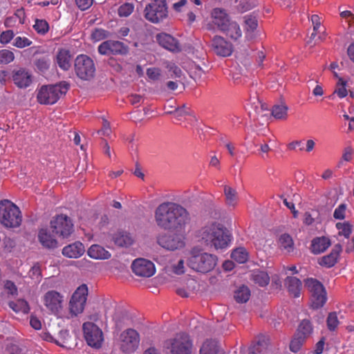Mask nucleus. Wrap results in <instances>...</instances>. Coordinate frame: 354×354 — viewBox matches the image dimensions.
I'll use <instances>...</instances> for the list:
<instances>
[{
  "label": "nucleus",
  "instance_id": "52",
  "mask_svg": "<svg viewBox=\"0 0 354 354\" xmlns=\"http://www.w3.org/2000/svg\"><path fill=\"white\" fill-rule=\"evenodd\" d=\"M245 23L247 32H253L257 27V20L254 17L245 16Z\"/></svg>",
  "mask_w": 354,
  "mask_h": 354
},
{
  "label": "nucleus",
  "instance_id": "18",
  "mask_svg": "<svg viewBox=\"0 0 354 354\" xmlns=\"http://www.w3.org/2000/svg\"><path fill=\"white\" fill-rule=\"evenodd\" d=\"M12 78L14 84L20 88L28 87L32 82L31 74L25 68L14 70Z\"/></svg>",
  "mask_w": 354,
  "mask_h": 354
},
{
  "label": "nucleus",
  "instance_id": "40",
  "mask_svg": "<svg viewBox=\"0 0 354 354\" xmlns=\"http://www.w3.org/2000/svg\"><path fill=\"white\" fill-rule=\"evenodd\" d=\"M279 245L281 248L290 252L293 250L294 246L292 237L288 234L281 235L279 238Z\"/></svg>",
  "mask_w": 354,
  "mask_h": 354
},
{
  "label": "nucleus",
  "instance_id": "23",
  "mask_svg": "<svg viewBox=\"0 0 354 354\" xmlns=\"http://www.w3.org/2000/svg\"><path fill=\"white\" fill-rule=\"evenodd\" d=\"M84 252V246L80 241H76L73 243L69 244L65 246L62 250V254L64 256L74 259L81 257Z\"/></svg>",
  "mask_w": 354,
  "mask_h": 354
},
{
  "label": "nucleus",
  "instance_id": "25",
  "mask_svg": "<svg viewBox=\"0 0 354 354\" xmlns=\"http://www.w3.org/2000/svg\"><path fill=\"white\" fill-rule=\"evenodd\" d=\"M268 350L269 339L265 336H261L257 342L248 348V354H268Z\"/></svg>",
  "mask_w": 354,
  "mask_h": 354
},
{
  "label": "nucleus",
  "instance_id": "30",
  "mask_svg": "<svg viewBox=\"0 0 354 354\" xmlns=\"http://www.w3.org/2000/svg\"><path fill=\"white\" fill-rule=\"evenodd\" d=\"M221 31L224 32L227 36L234 40H236L242 35V32L239 24L235 21H230L225 28Z\"/></svg>",
  "mask_w": 354,
  "mask_h": 354
},
{
  "label": "nucleus",
  "instance_id": "17",
  "mask_svg": "<svg viewBox=\"0 0 354 354\" xmlns=\"http://www.w3.org/2000/svg\"><path fill=\"white\" fill-rule=\"evenodd\" d=\"M214 52L222 57H227L232 54V46L221 36H215L212 41Z\"/></svg>",
  "mask_w": 354,
  "mask_h": 354
},
{
  "label": "nucleus",
  "instance_id": "27",
  "mask_svg": "<svg viewBox=\"0 0 354 354\" xmlns=\"http://www.w3.org/2000/svg\"><path fill=\"white\" fill-rule=\"evenodd\" d=\"M112 240L119 247H128L133 242L131 234L124 231H119L113 234Z\"/></svg>",
  "mask_w": 354,
  "mask_h": 354
},
{
  "label": "nucleus",
  "instance_id": "54",
  "mask_svg": "<svg viewBox=\"0 0 354 354\" xmlns=\"http://www.w3.org/2000/svg\"><path fill=\"white\" fill-rule=\"evenodd\" d=\"M166 68L171 73V77H180L183 74L182 70L174 63L168 62L166 65Z\"/></svg>",
  "mask_w": 354,
  "mask_h": 354
},
{
  "label": "nucleus",
  "instance_id": "2",
  "mask_svg": "<svg viewBox=\"0 0 354 354\" xmlns=\"http://www.w3.org/2000/svg\"><path fill=\"white\" fill-rule=\"evenodd\" d=\"M201 236L207 245L214 246L216 249L227 248L230 242L227 230L217 223L204 226L201 230Z\"/></svg>",
  "mask_w": 354,
  "mask_h": 354
},
{
  "label": "nucleus",
  "instance_id": "15",
  "mask_svg": "<svg viewBox=\"0 0 354 354\" xmlns=\"http://www.w3.org/2000/svg\"><path fill=\"white\" fill-rule=\"evenodd\" d=\"M134 274L139 277H150L156 272L154 264L145 259H137L131 265Z\"/></svg>",
  "mask_w": 354,
  "mask_h": 354
},
{
  "label": "nucleus",
  "instance_id": "57",
  "mask_svg": "<svg viewBox=\"0 0 354 354\" xmlns=\"http://www.w3.org/2000/svg\"><path fill=\"white\" fill-rule=\"evenodd\" d=\"M111 129L110 127L109 122L106 120L103 119L102 128L100 130L97 131L96 133L98 135L109 136L111 134Z\"/></svg>",
  "mask_w": 354,
  "mask_h": 354
},
{
  "label": "nucleus",
  "instance_id": "43",
  "mask_svg": "<svg viewBox=\"0 0 354 354\" xmlns=\"http://www.w3.org/2000/svg\"><path fill=\"white\" fill-rule=\"evenodd\" d=\"M336 227L339 230V235H342L348 239L352 232L353 225L348 222L337 223Z\"/></svg>",
  "mask_w": 354,
  "mask_h": 354
},
{
  "label": "nucleus",
  "instance_id": "44",
  "mask_svg": "<svg viewBox=\"0 0 354 354\" xmlns=\"http://www.w3.org/2000/svg\"><path fill=\"white\" fill-rule=\"evenodd\" d=\"M306 339L296 333L290 344V351L294 353L297 352L301 348Z\"/></svg>",
  "mask_w": 354,
  "mask_h": 354
},
{
  "label": "nucleus",
  "instance_id": "50",
  "mask_svg": "<svg viewBox=\"0 0 354 354\" xmlns=\"http://www.w3.org/2000/svg\"><path fill=\"white\" fill-rule=\"evenodd\" d=\"M134 6L132 3H125L118 8V15L122 17L129 16L133 11Z\"/></svg>",
  "mask_w": 354,
  "mask_h": 354
},
{
  "label": "nucleus",
  "instance_id": "59",
  "mask_svg": "<svg viewBox=\"0 0 354 354\" xmlns=\"http://www.w3.org/2000/svg\"><path fill=\"white\" fill-rule=\"evenodd\" d=\"M147 75L151 80H158L160 76V70L158 68H149L147 70Z\"/></svg>",
  "mask_w": 354,
  "mask_h": 354
},
{
  "label": "nucleus",
  "instance_id": "63",
  "mask_svg": "<svg viewBox=\"0 0 354 354\" xmlns=\"http://www.w3.org/2000/svg\"><path fill=\"white\" fill-rule=\"evenodd\" d=\"M102 152L106 155H111L112 153H115L116 152L113 149L111 146L106 142V140H102L101 143Z\"/></svg>",
  "mask_w": 354,
  "mask_h": 354
},
{
  "label": "nucleus",
  "instance_id": "10",
  "mask_svg": "<svg viewBox=\"0 0 354 354\" xmlns=\"http://www.w3.org/2000/svg\"><path fill=\"white\" fill-rule=\"evenodd\" d=\"M166 345L171 354H191L192 344L185 333L177 334L174 339L167 341Z\"/></svg>",
  "mask_w": 354,
  "mask_h": 354
},
{
  "label": "nucleus",
  "instance_id": "61",
  "mask_svg": "<svg viewBox=\"0 0 354 354\" xmlns=\"http://www.w3.org/2000/svg\"><path fill=\"white\" fill-rule=\"evenodd\" d=\"M173 272L176 274H181L185 272L184 261L180 259L177 264L172 266Z\"/></svg>",
  "mask_w": 354,
  "mask_h": 354
},
{
  "label": "nucleus",
  "instance_id": "13",
  "mask_svg": "<svg viewBox=\"0 0 354 354\" xmlns=\"http://www.w3.org/2000/svg\"><path fill=\"white\" fill-rule=\"evenodd\" d=\"M100 54L103 55H126L129 48L127 45L120 41L106 40L100 44L97 48Z\"/></svg>",
  "mask_w": 354,
  "mask_h": 354
},
{
  "label": "nucleus",
  "instance_id": "62",
  "mask_svg": "<svg viewBox=\"0 0 354 354\" xmlns=\"http://www.w3.org/2000/svg\"><path fill=\"white\" fill-rule=\"evenodd\" d=\"M41 338L47 342H55L57 345L60 346H64L62 343L59 342L58 341L55 340L54 337L48 332H44L41 335Z\"/></svg>",
  "mask_w": 354,
  "mask_h": 354
},
{
  "label": "nucleus",
  "instance_id": "28",
  "mask_svg": "<svg viewBox=\"0 0 354 354\" xmlns=\"http://www.w3.org/2000/svg\"><path fill=\"white\" fill-rule=\"evenodd\" d=\"M88 255L95 259H109L111 258V253L102 246L97 244L92 245L87 251Z\"/></svg>",
  "mask_w": 354,
  "mask_h": 354
},
{
  "label": "nucleus",
  "instance_id": "38",
  "mask_svg": "<svg viewBox=\"0 0 354 354\" xmlns=\"http://www.w3.org/2000/svg\"><path fill=\"white\" fill-rule=\"evenodd\" d=\"M288 107L285 104H277L272 107V115L276 119L283 120L287 118Z\"/></svg>",
  "mask_w": 354,
  "mask_h": 354
},
{
  "label": "nucleus",
  "instance_id": "1",
  "mask_svg": "<svg viewBox=\"0 0 354 354\" xmlns=\"http://www.w3.org/2000/svg\"><path fill=\"white\" fill-rule=\"evenodd\" d=\"M157 225L165 230L182 229L188 220V212L183 206L172 202L160 204L154 213Z\"/></svg>",
  "mask_w": 354,
  "mask_h": 354
},
{
  "label": "nucleus",
  "instance_id": "35",
  "mask_svg": "<svg viewBox=\"0 0 354 354\" xmlns=\"http://www.w3.org/2000/svg\"><path fill=\"white\" fill-rule=\"evenodd\" d=\"M313 332V326L309 320L304 319L300 323L297 333L304 338H308Z\"/></svg>",
  "mask_w": 354,
  "mask_h": 354
},
{
  "label": "nucleus",
  "instance_id": "55",
  "mask_svg": "<svg viewBox=\"0 0 354 354\" xmlns=\"http://www.w3.org/2000/svg\"><path fill=\"white\" fill-rule=\"evenodd\" d=\"M346 205L345 204H340L334 211L333 217L335 219L342 220L345 218V212Z\"/></svg>",
  "mask_w": 354,
  "mask_h": 354
},
{
  "label": "nucleus",
  "instance_id": "60",
  "mask_svg": "<svg viewBox=\"0 0 354 354\" xmlns=\"http://www.w3.org/2000/svg\"><path fill=\"white\" fill-rule=\"evenodd\" d=\"M75 3L81 10H86L92 6L93 0H75Z\"/></svg>",
  "mask_w": 354,
  "mask_h": 354
},
{
  "label": "nucleus",
  "instance_id": "4",
  "mask_svg": "<svg viewBox=\"0 0 354 354\" xmlns=\"http://www.w3.org/2000/svg\"><path fill=\"white\" fill-rule=\"evenodd\" d=\"M70 84L61 82L56 84L44 85L37 92V101L41 104H54L68 91Z\"/></svg>",
  "mask_w": 354,
  "mask_h": 354
},
{
  "label": "nucleus",
  "instance_id": "6",
  "mask_svg": "<svg viewBox=\"0 0 354 354\" xmlns=\"http://www.w3.org/2000/svg\"><path fill=\"white\" fill-rule=\"evenodd\" d=\"M305 286L310 293L313 308L322 307L327 300L326 292L323 284L315 279L309 278L305 281Z\"/></svg>",
  "mask_w": 354,
  "mask_h": 354
},
{
  "label": "nucleus",
  "instance_id": "29",
  "mask_svg": "<svg viewBox=\"0 0 354 354\" xmlns=\"http://www.w3.org/2000/svg\"><path fill=\"white\" fill-rule=\"evenodd\" d=\"M285 283L287 286L288 292L295 297H299L301 290V281L295 277H288Z\"/></svg>",
  "mask_w": 354,
  "mask_h": 354
},
{
  "label": "nucleus",
  "instance_id": "53",
  "mask_svg": "<svg viewBox=\"0 0 354 354\" xmlns=\"http://www.w3.org/2000/svg\"><path fill=\"white\" fill-rule=\"evenodd\" d=\"M15 33L12 30H8L6 31H3L0 35V43L2 44H7L12 39L14 40Z\"/></svg>",
  "mask_w": 354,
  "mask_h": 354
},
{
  "label": "nucleus",
  "instance_id": "9",
  "mask_svg": "<svg viewBox=\"0 0 354 354\" xmlns=\"http://www.w3.org/2000/svg\"><path fill=\"white\" fill-rule=\"evenodd\" d=\"M50 227L53 234L67 238L73 231V224L71 219L65 214H59L52 218Z\"/></svg>",
  "mask_w": 354,
  "mask_h": 354
},
{
  "label": "nucleus",
  "instance_id": "37",
  "mask_svg": "<svg viewBox=\"0 0 354 354\" xmlns=\"http://www.w3.org/2000/svg\"><path fill=\"white\" fill-rule=\"evenodd\" d=\"M88 289L86 284L80 286L73 292L72 297L82 302L86 303Z\"/></svg>",
  "mask_w": 354,
  "mask_h": 354
},
{
  "label": "nucleus",
  "instance_id": "14",
  "mask_svg": "<svg viewBox=\"0 0 354 354\" xmlns=\"http://www.w3.org/2000/svg\"><path fill=\"white\" fill-rule=\"evenodd\" d=\"M44 304L54 315H58L62 310L64 296L55 290H49L44 296Z\"/></svg>",
  "mask_w": 354,
  "mask_h": 354
},
{
  "label": "nucleus",
  "instance_id": "24",
  "mask_svg": "<svg viewBox=\"0 0 354 354\" xmlns=\"http://www.w3.org/2000/svg\"><path fill=\"white\" fill-rule=\"evenodd\" d=\"M342 248L340 244H336L332 249L330 253L328 255L323 257L320 261L319 264L326 268H331L335 266L337 261V258Z\"/></svg>",
  "mask_w": 354,
  "mask_h": 354
},
{
  "label": "nucleus",
  "instance_id": "47",
  "mask_svg": "<svg viewBox=\"0 0 354 354\" xmlns=\"http://www.w3.org/2000/svg\"><path fill=\"white\" fill-rule=\"evenodd\" d=\"M338 82L337 84V88L335 90V93H336L339 97L343 98L346 97L348 94L346 86V82L344 81L342 77L338 78Z\"/></svg>",
  "mask_w": 354,
  "mask_h": 354
},
{
  "label": "nucleus",
  "instance_id": "51",
  "mask_svg": "<svg viewBox=\"0 0 354 354\" xmlns=\"http://www.w3.org/2000/svg\"><path fill=\"white\" fill-rule=\"evenodd\" d=\"M109 36V32L102 28L95 29L92 34L91 38L95 41H99L107 38Z\"/></svg>",
  "mask_w": 354,
  "mask_h": 354
},
{
  "label": "nucleus",
  "instance_id": "42",
  "mask_svg": "<svg viewBox=\"0 0 354 354\" xmlns=\"http://www.w3.org/2000/svg\"><path fill=\"white\" fill-rule=\"evenodd\" d=\"M34 63L36 68L39 71L44 73L49 68L50 65V60L47 57H42L36 59Z\"/></svg>",
  "mask_w": 354,
  "mask_h": 354
},
{
  "label": "nucleus",
  "instance_id": "46",
  "mask_svg": "<svg viewBox=\"0 0 354 354\" xmlns=\"http://www.w3.org/2000/svg\"><path fill=\"white\" fill-rule=\"evenodd\" d=\"M32 44V41L26 37H21L17 36L14 38V40L12 41V45L18 48H24L25 47H28L31 46Z\"/></svg>",
  "mask_w": 354,
  "mask_h": 354
},
{
  "label": "nucleus",
  "instance_id": "3",
  "mask_svg": "<svg viewBox=\"0 0 354 354\" xmlns=\"http://www.w3.org/2000/svg\"><path fill=\"white\" fill-rule=\"evenodd\" d=\"M21 222L19 208L8 199L0 201V223L6 228H16L21 225Z\"/></svg>",
  "mask_w": 354,
  "mask_h": 354
},
{
  "label": "nucleus",
  "instance_id": "58",
  "mask_svg": "<svg viewBox=\"0 0 354 354\" xmlns=\"http://www.w3.org/2000/svg\"><path fill=\"white\" fill-rule=\"evenodd\" d=\"M71 133H72V135L70 136V137H71L72 136H73V141L74 145H75L76 146H80V149L82 152H84V153L86 152V145L84 144L80 143L81 142V137L79 135V133L76 131H73Z\"/></svg>",
  "mask_w": 354,
  "mask_h": 354
},
{
  "label": "nucleus",
  "instance_id": "19",
  "mask_svg": "<svg viewBox=\"0 0 354 354\" xmlns=\"http://www.w3.org/2000/svg\"><path fill=\"white\" fill-rule=\"evenodd\" d=\"M55 64L63 71H68L71 66L72 54L66 48H58L55 57Z\"/></svg>",
  "mask_w": 354,
  "mask_h": 354
},
{
  "label": "nucleus",
  "instance_id": "22",
  "mask_svg": "<svg viewBox=\"0 0 354 354\" xmlns=\"http://www.w3.org/2000/svg\"><path fill=\"white\" fill-rule=\"evenodd\" d=\"M213 24L221 30L230 21L228 15L224 9L216 8L211 13Z\"/></svg>",
  "mask_w": 354,
  "mask_h": 354
},
{
  "label": "nucleus",
  "instance_id": "36",
  "mask_svg": "<svg viewBox=\"0 0 354 354\" xmlns=\"http://www.w3.org/2000/svg\"><path fill=\"white\" fill-rule=\"evenodd\" d=\"M224 194L225 196L226 203L228 205L234 206L238 201L236 191L227 185H225Z\"/></svg>",
  "mask_w": 354,
  "mask_h": 354
},
{
  "label": "nucleus",
  "instance_id": "20",
  "mask_svg": "<svg viewBox=\"0 0 354 354\" xmlns=\"http://www.w3.org/2000/svg\"><path fill=\"white\" fill-rule=\"evenodd\" d=\"M38 240L41 245L47 249H55L58 242L48 228H41L38 232Z\"/></svg>",
  "mask_w": 354,
  "mask_h": 354
},
{
  "label": "nucleus",
  "instance_id": "8",
  "mask_svg": "<svg viewBox=\"0 0 354 354\" xmlns=\"http://www.w3.org/2000/svg\"><path fill=\"white\" fill-rule=\"evenodd\" d=\"M75 71L77 77L84 80L92 78L95 73L93 60L86 55H79L75 59Z\"/></svg>",
  "mask_w": 354,
  "mask_h": 354
},
{
  "label": "nucleus",
  "instance_id": "39",
  "mask_svg": "<svg viewBox=\"0 0 354 354\" xmlns=\"http://www.w3.org/2000/svg\"><path fill=\"white\" fill-rule=\"evenodd\" d=\"M231 257L239 263H243L248 260V254L245 249L239 248L233 250L231 254Z\"/></svg>",
  "mask_w": 354,
  "mask_h": 354
},
{
  "label": "nucleus",
  "instance_id": "21",
  "mask_svg": "<svg viewBox=\"0 0 354 354\" xmlns=\"http://www.w3.org/2000/svg\"><path fill=\"white\" fill-rule=\"evenodd\" d=\"M157 40L160 46L170 51L178 52L180 50V44L177 39L170 35L166 33L159 34L157 36Z\"/></svg>",
  "mask_w": 354,
  "mask_h": 354
},
{
  "label": "nucleus",
  "instance_id": "32",
  "mask_svg": "<svg viewBox=\"0 0 354 354\" xmlns=\"http://www.w3.org/2000/svg\"><path fill=\"white\" fill-rule=\"evenodd\" d=\"M8 306L15 313L27 314L30 310L29 305L24 299H17L16 301H10Z\"/></svg>",
  "mask_w": 354,
  "mask_h": 354
},
{
  "label": "nucleus",
  "instance_id": "41",
  "mask_svg": "<svg viewBox=\"0 0 354 354\" xmlns=\"http://www.w3.org/2000/svg\"><path fill=\"white\" fill-rule=\"evenodd\" d=\"M252 279L256 283L261 287L266 286L270 281L268 274L261 271L255 272L252 274Z\"/></svg>",
  "mask_w": 354,
  "mask_h": 354
},
{
  "label": "nucleus",
  "instance_id": "48",
  "mask_svg": "<svg viewBox=\"0 0 354 354\" xmlns=\"http://www.w3.org/2000/svg\"><path fill=\"white\" fill-rule=\"evenodd\" d=\"M33 28L37 33L44 35L48 31L49 26L46 20L37 19Z\"/></svg>",
  "mask_w": 354,
  "mask_h": 354
},
{
  "label": "nucleus",
  "instance_id": "7",
  "mask_svg": "<svg viewBox=\"0 0 354 354\" xmlns=\"http://www.w3.org/2000/svg\"><path fill=\"white\" fill-rule=\"evenodd\" d=\"M167 16L168 11L165 0H153L145 7V17L153 24L162 21Z\"/></svg>",
  "mask_w": 354,
  "mask_h": 354
},
{
  "label": "nucleus",
  "instance_id": "5",
  "mask_svg": "<svg viewBox=\"0 0 354 354\" xmlns=\"http://www.w3.org/2000/svg\"><path fill=\"white\" fill-rule=\"evenodd\" d=\"M216 261V257L213 254L193 250L187 259V265L196 272L206 273L214 268Z\"/></svg>",
  "mask_w": 354,
  "mask_h": 354
},
{
  "label": "nucleus",
  "instance_id": "49",
  "mask_svg": "<svg viewBox=\"0 0 354 354\" xmlns=\"http://www.w3.org/2000/svg\"><path fill=\"white\" fill-rule=\"evenodd\" d=\"M327 327L328 330L333 331L339 324L337 313L335 312L330 313L326 319Z\"/></svg>",
  "mask_w": 354,
  "mask_h": 354
},
{
  "label": "nucleus",
  "instance_id": "45",
  "mask_svg": "<svg viewBox=\"0 0 354 354\" xmlns=\"http://www.w3.org/2000/svg\"><path fill=\"white\" fill-rule=\"evenodd\" d=\"M15 59L12 51L8 49L0 50V64H8Z\"/></svg>",
  "mask_w": 354,
  "mask_h": 354
},
{
  "label": "nucleus",
  "instance_id": "31",
  "mask_svg": "<svg viewBox=\"0 0 354 354\" xmlns=\"http://www.w3.org/2000/svg\"><path fill=\"white\" fill-rule=\"evenodd\" d=\"M219 345L218 342L212 339L206 340L200 349V354H218Z\"/></svg>",
  "mask_w": 354,
  "mask_h": 354
},
{
  "label": "nucleus",
  "instance_id": "34",
  "mask_svg": "<svg viewBox=\"0 0 354 354\" xmlns=\"http://www.w3.org/2000/svg\"><path fill=\"white\" fill-rule=\"evenodd\" d=\"M86 303L82 302L71 297L69 302V310L72 315L77 316L83 313Z\"/></svg>",
  "mask_w": 354,
  "mask_h": 354
},
{
  "label": "nucleus",
  "instance_id": "11",
  "mask_svg": "<svg viewBox=\"0 0 354 354\" xmlns=\"http://www.w3.org/2000/svg\"><path fill=\"white\" fill-rule=\"evenodd\" d=\"M139 343V333L134 329H127L120 334V348L124 353H133L138 348Z\"/></svg>",
  "mask_w": 354,
  "mask_h": 354
},
{
  "label": "nucleus",
  "instance_id": "64",
  "mask_svg": "<svg viewBox=\"0 0 354 354\" xmlns=\"http://www.w3.org/2000/svg\"><path fill=\"white\" fill-rule=\"evenodd\" d=\"M325 344V338L322 337L315 346L314 353L315 354H321L324 351V347Z\"/></svg>",
  "mask_w": 354,
  "mask_h": 354
},
{
  "label": "nucleus",
  "instance_id": "26",
  "mask_svg": "<svg viewBox=\"0 0 354 354\" xmlns=\"http://www.w3.org/2000/svg\"><path fill=\"white\" fill-rule=\"evenodd\" d=\"M331 245L328 238L325 236L316 237L311 241L310 249L313 254H317L324 252Z\"/></svg>",
  "mask_w": 354,
  "mask_h": 354
},
{
  "label": "nucleus",
  "instance_id": "12",
  "mask_svg": "<svg viewBox=\"0 0 354 354\" xmlns=\"http://www.w3.org/2000/svg\"><path fill=\"white\" fill-rule=\"evenodd\" d=\"M82 328L87 344L93 348L101 347L104 339L102 330L92 322L84 323Z\"/></svg>",
  "mask_w": 354,
  "mask_h": 354
},
{
  "label": "nucleus",
  "instance_id": "33",
  "mask_svg": "<svg viewBox=\"0 0 354 354\" xmlns=\"http://www.w3.org/2000/svg\"><path fill=\"white\" fill-rule=\"evenodd\" d=\"M250 297V289L245 286H242L239 287L235 292L234 295V299L238 303H245L248 301Z\"/></svg>",
  "mask_w": 354,
  "mask_h": 354
},
{
  "label": "nucleus",
  "instance_id": "16",
  "mask_svg": "<svg viewBox=\"0 0 354 354\" xmlns=\"http://www.w3.org/2000/svg\"><path fill=\"white\" fill-rule=\"evenodd\" d=\"M158 243L168 250H175L184 246L181 237L177 234H163L158 237Z\"/></svg>",
  "mask_w": 354,
  "mask_h": 354
},
{
  "label": "nucleus",
  "instance_id": "56",
  "mask_svg": "<svg viewBox=\"0 0 354 354\" xmlns=\"http://www.w3.org/2000/svg\"><path fill=\"white\" fill-rule=\"evenodd\" d=\"M29 277L32 279L39 280L41 277V268L38 264L34 265L28 272Z\"/></svg>",
  "mask_w": 354,
  "mask_h": 354
}]
</instances>
